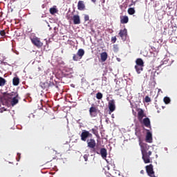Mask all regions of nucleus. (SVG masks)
<instances>
[{"label": "nucleus", "instance_id": "e433bc0d", "mask_svg": "<svg viewBox=\"0 0 177 177\" xmlns=\"http://www.w3.org/2000/svg\"><path fill=\"white\" fill-rule=\"evenodd\" d=\"M165 61H164V62H162V64H160L159 65L158 68H161L162 66L165 65Z\"/></svg>", "mask_w": 177, "mask_h": 177}, {"label": "nucleus", "instance_id": "f704fd0d", "mask_svg": "<svg viewBox=\"0 0 177 177\" xmlns=\"http://www.w3.org/2000/svg\"><path fill=\"white\" fill-rule=\"evenodd\" d=\"M91 131H92L93 133L95 134V135H97V129H91Z\"/></svg>", "mask_w": 177, "mask_h": 177}, {"label": "nucleus", "instance_id": "c85d7f7f", "mask_svg": "<svg viewBox=\"0 0 177 177\" xmlns=\"http://www.w3.org/2000/svg\"><path fill=\"white\" fill-rule=\"evenodd\" d=\"M95 97L97 100H102V98L103 97V95L101 92H98L97 93H96Z\"/></svg>", "mask_w": 177, "mask_h": 177}, {"label": "nucleus", "instance_id": "dca6fc26", "mask_svg": "<svg viewBox=\"0 0 177 177\" xmlns=\"http://www.w3.org/2000/svg\"><path fill=\"white\" fill-rule=\"evenodd\" d=\"M85 4L84 1H79L77 3V9L80 11H84L85 10Z\"/></svg>", "mask_w": 177, "mask_h": 177}, {"label": "nucleus", "instance_id": "cd10ccee", "mask_svg": "<svg viewBox=\"0 0 177 177\" xmlns=\"http://www.w3.org/2000/svg\"><path fill=\"white\" fill-rule=\"evenodd\" d=\"M163 101L165 104H169L171 102V99L169 97H165Z\"/></svg>", "mask_w": 177, "mask_h": 177}, {"label": "nucleus", "instance_id": "412c9836", "mask_svg": "<svg viewBox=\"0 0 177 177\" xmlns=\"http://www.w3.org/2000/svg\"><path fill=\"white\" fill-rule=\"evenodd\" d=\"M129 22V17L127 16L120 17V23L126 24Z\"/></svg>", "mask_w": 177, "mask_h": 177}, {"label": "nucleus", "instance_id": "9d476101", "mask_svg": "<svg viewBox=\"0 0 177 177\" xmlns=\"http://www.w3.org/2000/svg\"><path fill=\"white\" fill-rule=\"evenodd\" d=\"M119 35L121 37V39L123 41L127 40V28H124L123 30H120L119 32Z\"/></svg>", "mask_w": 177, "mask_h": 177}, {"label": "nucleus", "instance_id": "4468645a", "mask_svg": "<svg viewBox=\"0 0 177 177\" xmlns=\"http://www.w3.org/2000/svg\"><path fill=\"white\" fill-rule=\"evenodd\" d=\"M9 103H10V105H12V106H15V105L19 104V96H15L14 97H12V100L9 101Z\"/></svg>", "mask_w": 177, "mask_h": 177}, {"label": "nucleus", "instance_id": "473e14b6", "mask_svg": "<svg viewBox=\"0 0 177 177\" xmlns=\"http://www.w3.org/2000/svg\"><path fill=\"white\" fill-rule=\"evenodd\" d=\"M6 35V32H5V30H0V35L1 37H4Z\"/></svg>", "mask_w": 177, "mask_h": 177}, {"label": "nucleus", "instance_id": "ddd939ff", "mask_svg": "<svg viewBox=\"0 0 177 177\" xmlns=\"http://www.w3.org/2000/svg\"><path fill=\"white\" fill-rule=\"evenodd\" d=\"M109 112L113 113L115 110V104L114 100H112L109 102Z\"/></svg>", "mask_w": 177, "mask_h": 177}, {"label": "nucleus", "instance_id": "393cba45", "mask_svg": "<svg viewBox=\"0 0 177 177\" xmlns=\"http://www.w3.org/2000/svg\"><path fill=\"white\" fill-rule=\"evenodd\" d=\"M7 81L3 77H0V87L4 86V85L6 84Z\"/></svg>", "mask_w": 177, "mask_h": 177}, {"label": "nucleus", "instance_id": "39448f33", "mask_svg": "<svg viewBox=\"0 0 177 177\" xmlns=\"http://www.w3.org/2000/svg\"><path fill=\"white\" fill-rule=\"evenodd\" d=\"M100 113V110L97 109V108L95 107L94 104L91 105V106L89 109V115L91 118H96L98 113Z\"/></svg>", "mask_w": 177, "mask_h": 177}, {"label": "nucleus", "instance_id": "58836bf2", "mask_svg": "<svg viewBox=\"0 0 177 177\" xmlns=\"http://www.w3.org/2000/svg\"><path fill=\"white\" fill-rule=\"evenodd\" d=\"M140 174H145V171H144V170H141V171H140Z\"/></svg>", "mask_w": 177, "mask_h": 177}, {"label": "nucleus", "instance_id": "a211bd4d", "mask_svg": "<svg viewBox=\"0 0 177 177\" xmlns=\"http://www.w3.org/2000/svg\"><path fill=\"white\" fill-rule=\"evenodd\" d=\"M53 86H54L53 83H48V82L41 83V87L43 89H48Z\"/></svg>", "mask_w": 177, "mask_h": 177}, {"label": "nucleus", "instance_id": "9b49d317", "mask_svg": "<svg viewBox=\"0 0 177 177\" xmlns=\"http://www.w3.org/2000/svg\"><path fill=\"white\" fill-rule=\"evenodd\" d=\"M146 131H147L146 142L147 143H152L153 142L152 133L149 129H146Z\"/></svg>", "mask_w": 177, "mask_h": 177}, {"label": "nucleus", "instance_id": "37998d69", "mask_svg": "<svg viewBox=\"0 0 177 177\" xmlns=\"http://www.w3.org/2000/svg\"><path fill=\"white\" fill-rule=\"evenodd\" d=\"M162 1H165V0H162Z\"/></svg>", "mask_w": 177, "mask_h": 177}, {"label": "nucleus", "instance_id": "7ed1b4c3", "mask_svg": "<svg viewBox=\"0 0 177 177\" xmlns=\"http://www.w3.org/2000/svg\"><path fill=\"white\" fill-rule=\"evenodd\" d=\"M86 142L87 144V147L90 148L91 150H93V153L99 154V152H98L97 149H96L97 143L94 138H90V139L87 140Z\"/></svg>", "mask_w": 177, "mask_h": 177}, {"label": "nucleus", "instance_id": "f257e3e1", "mask_svg": "<svg viewBox=\"0 0 177 177\" xmlns=\"http://www.w3.org/2000/svg\"><path fill=\"white\" fill-rule=\"evenodd\" d=\"M140 147L143 162L145 164L152 162V160L150 158V156H152V151H149L151 147L147 143H142L140 145Z\"/></svg>", "mask_w": 177, "mask_h": 177}, {"label": "nucleus", "instance_id": "20e7f679", "mask_svg": "<svg viewBox=\"0 0 177 177\" xmlns=\"http://www.w3.org/2000/svg\"><path fill=\"white\" fill-rule=\"evenodd\" d=\"M85 55L84 50L82 48H79L77 54L73 55V60L74 62H78L82 57Z\"/></svg>", "mask_w": 177, "mask_h": 177}, {"label": "nucleus", "instance_id": "f8f14e48", "mask_svg": "<svg viewBox=\"0 0 177 177\" xmlns=\"http://www.w3.org/2000/svg\"><path fill=\"white\" fill-rule=\"evenodd\" d=\"M140 122L142 123L145 127L151 129V124L149 118L142 119V122Z\"/></svg>", "mask_w": 177, "mask_h": 177}, {"label": "nucleus", "instance_id": "b1692460", "mask_svg": "<svg viewBox=\"0 0 177 177\" xmlns=\"http://www.w3.org/2000/svg\"><path fill=\"white\" fill-rule=\"evenodd\" d=\"M136 66H144V61L143 59H140V58H138L136 59Z\"/></svg>", "mask_w": 177, "mask_h": 177}, {"label": "nucleus", "instance_id": "79ce46f5", "mask_svg": "<svg viewBox=\"0 0 177 177\" xmlns=\"http://www.w3.org/2000/svg\"><path fill=\"white\" fill-rule=\"evenodd\" d=\"M151 2L155 1L156 0H150Z\"/></svg>", "mask_w": 177, "mask_h": 177}, {"label": "nucleus", "instance_id": "ea45409f", "mask_svg": "<svg viewBox=\"0 0 177 177\" xmlns=\"http://www.w3.org/2000/svg\"><path fill=\"white\" fill-rule=\"evenodd\" d=\"M91 1H93V3H95L97 0H91Z\"/></svg>", "mask_w": 177, "mask_h": 177}, {"label": "nucleus", "instance_id": "a19ab883", "mask_svg": "<svg viewBox=\"0 0 177 177\" xmlns=\"http://www.w3.org/2000/svg\"><path fill=\"white\" fill-rule=\"evenodd\" d=\"M161 91V89L160 88H159L158 89V93H160Z\"/></svg>", "mask_w": 177, "mask_h": 177}, {"label": "nucleus", "instance_id": "5701e85b", "mask_svg": "<svg viewBox=\"0 0 177 177\" xmlns=\"http://www.w3.org/2000/svg\"><path fill=\"white\" fill-rule=\"evenodd\" d=\"M115 94L120 97H122L124 95V90L122 88L116 89Z\"/></svg>", "mask_w": 177, "mask_h": 177}, {"label": "nucleus", "instance_id": "f03ea898", "mask_svg": "<svg viewBox=\"0 0 177 177\" xmlns=\"http://www.w3.org/2000/svg\"><path fill=\"white\" fill-rule=\"evenodd\" d=\"M15 97H19V93L17 92L12 91L9 93L4 92L1 97V100L5 102V103L8 104Z\"/></svg>", "mask_w": 177, "mask_h": 177}, {"label": "nucleus", "instance_id": "f3484780", "mask_svg": "<svg viewBox=\"0 0 177 177\" xmlns=\"http://www.w3.org/2000/svg\"><path fill=\"white\" fill-rule=\"evenodd\" d=\"M73 21L74 25H79L81 24L80 17L77 15H74L73 17Z\"/></svg>", "mask_w": 177, "mask_h": 177}, {"label": "nucleus", "instance_id": "1a4fd4ad", "mask_svg": "<svg viewBox=\"0 0 177 177\" xmlns=\"http://www.w3.org/2000/svg\"><path fill=\"white\" fill-rule=\"evenodd\" d=\"M138 112V120L139 122H142V120H143L144 117H145V113L143 109L138 108L136 109Z\"/></svg>", "mask_w": 177, "mask_h": 177}, {"label": "nucleus", "instance_id": "6ab92c4d", "mask_svg": "<svg viewBox=\"0 0 177 177\" xmlns=\"http://www.w3.org/2000/svg\"><path fill=\"white\" fill-rule=\"evenodd\" d=\"M107 57H108L107 53L104 52L100 53V60H102V62H106L107 59Z\"/></svg>", "mask_w": 177, "mask_h": 177}, {"label": "nucleus", "instance_id": "a878e982", "mask_svg": "<svg viewBox=\"0 0 177 177\" xmlns=\"http://www.w3.org/2000/svg\"><path fill=\"white\" fill-rule=\"evenodd\" d=\"M49 12H50L52 15H54L55 14L58 12V10L56 9L55 7H53L50 9H49Z\"/></svg>", "mask_w": 177, "mask_h": 177}, {"label": "nucleus", "instance_id": "423d86ee", "mask_svg": "<svg viewBox=\"0 0 177 177\" xmlns=\"http://www.w3.org/2000/svg\"><path fill=\"white\" fill-rule=\"evenodd\" d=\"M80 137L82 141L86 142V140H88V138L93 137V134L88 131L82 130Z\"/></svg>", "mask_w": 177, "mask_h": 177}, {"label": "nucleus", "instance_id": "0eeeda50", "mask_svg": "<svg viewBox=\"0 0 177 177\" xmlns=\"http://www.w3.org/2000/svg\"><path fill=\"white\" fill-rule=\"evenodd\" d=\"M30 41L35 47L41 48L43 46V43L41 41L39 37H30Z\"/></svg>", "mask_w": 177, "mask_h": 177}, {"label": "nucleus", "instance_id": "aec40b11", "mask_svg": "<svg viewBox=\"0 0 177 177\" xmlns=\"http://www.w3.org/2000/svg\"><path fill=\"white\" fill-rule=\"evenodd\" d=\"M19 83H20L19 77H13V79H12L13 86H19Z\"/></svg>", "mask_w": 177, "mask_h": 177}, {"label": "nucleus", "instance_id": "c756f323", "mask_svg": "<svg viewBox=\"0 0 177 177\" xmlns=\"http://www.w3.org/2000/svg\"><path fill=\"white\" fill-rule=\"evenodd\" d=\"M113 52H115V53L118 52V50H119V46H118V44H115V45L113 46Z\"/></svg>", "mask_w": 177, "mask_h": 177}, {"label": "nucleus", "instance_id": "4c0bfd02", "mask_svg": "<svg viewBox=\"0 0 177 177\" xmlns=\"http://www.w3.org/2000/svg\"><path fill=\"white\" fill-rule=\"evenodd\" d=\"M133 115H136V112L133 109L132 111Z\"/></svg>", "mask_w": 177, "mask_h": 177}, {"label": "nucleus", "instance_id": "4be33fe9", "mask_svg": "<svg viewBox=\"0 0 177 177\" xmlns=\"http://www.w3.org/2000/svg\"><path fill=\"white\" fill-rule=\"evenodd\" d=\"M134 68H136V73H137L138 74H140V73H141L142 71H143L144 66L136 65V66H134Z\"/></svg>", "mask_w": 177, "mask_h": 177}, {"label": "nucleus", "instance_id": "72a5a7b5", "mask_svg": "<svg viewBox=\"0 0 177 177\" xmlns=\"http://www.w3.org/2000/svg\"><path fill=\"white\" fill-rule=\"evenodd\" d=\"M89 21V16L88 15H84V21L86 22Z\"/></svg>", "mask_w": 177, "mask_h": 177}, {"label": "nucleus", "instance_id": "2f4dec72", "mask_svg": "<svg viewBox=\"0 0 177 177\" xmlns=\"http://www.w3.org/2000/svg\"><path fill=\"white\" fill-rule=\"evenodd\" d=\"M89 157V154H85L84 156H83V158H84L85 162L88 161Z\"/></svg>", "mask_w": 177, "mask_h": 177}, {"label": "nucleus", "instance_id": "7c9ffc66", "mask_svg": "<svg viewBox=\"0 0 177 177\" xmlns=\"http://www.w3.org/2000/svg\"><path fill=\"white\" fill-rule=\"evenodd\" d=\"M145 102H146L147 103L151 102V99H150V97L147 95V96L145 97Z\"/></svg>", "mask_w": 177, "mask_h": 177}, {"label": "nucleus", "instance_id": "6e6552de", "mask_svg": "<svg viewBox=\"0 0 177 177\" xmlns=\"http://www.w3.org/2000/svg\"><path fill=\"white\" fill-rule=\"evenodd\" d=\"M147 174L150 177H157L156 176V174H154L153 171V166L152 164H150L149 165H147L145 167Z\"/></svg>", "mask_w": 177, "mask_h": 177}, {"label": "nucleus", "instance_id": "2eb2a0df", "mask_svg": "<svg viewBox=\"0 0 177 177\" xmlns=\"http://www.w3.org/2000/svg\"><path fill=\"white\" fill-rule=\"evenodd\" d=\"M102 156V158L104 160H106V157H107V150L105 148H102L100 150V153H98V155Z\"/></svg>", "mask_w": 177, "mask_h": 177}, {"label": "nucleus", "instance_id": "c9c22d12", "mask_svg": "<svg viewBox=\"0 0 177 177\" xmlns=\"http://www.w3.org/2000/svg\"><path fill=\"white\" fill-rule=\"evenodd\" d=\"M111 41H112L113 44H115V41H116V37H111Z\"/></svg>", "mask_w": 177, "mask_h": 177}, {"label": "nucleus", "instance_id": "bb28decb", "mask_svg": "<svg viewBox=\"0 0 177 177\" xmlns=\"http://www.w3.org/2000/svg\"><path fill=\"white\" fill-rule=\"evenodd\" d=\"M135 12H136V10H135L134 8H129L128 13H129V15H133L135 14Z\"/></svg>", "mask_w": 177, "mask_h": 177}]
</instances>
